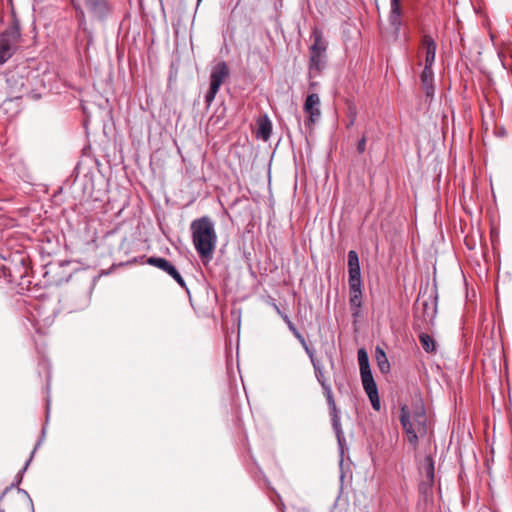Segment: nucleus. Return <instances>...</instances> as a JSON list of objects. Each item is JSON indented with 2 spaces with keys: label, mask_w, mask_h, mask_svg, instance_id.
<instances>
[{
  "label": "nucleus",
  "mask_w": 512,
  "mask_h": 512,
  "mask_svg": "<svg viewBox=\"0 0 512 512\" xmlns=\"http://www.w3.org/2000/svg\"><path fill=\"white\" fill-rule=\"evenodd\" d=\"M422 307V313L424 321L431 322L435 316L436 308L432 303H429L427 301L421 302Z\"/></svg>",
  "instance_id": "obj_21"
},
{
  "label": "nucleus",
  "mask_w": 512,
  "mask_h": 512,
  "mask_svg": "<svg viewBox=\"0 0 512 512\" xmlns=\"http://www.w3.org/2000/svg\"><path fill=\"white\" fill-rule=\"evenodd\" d=\"M72 4L75 10L77 11L78 19H80V26H84L86 17L83 8L79 3H76L74 0H72Z\"/></svg>",
  "instance_id": "obj_27"
},
{
  "label": "nucleus",
  "mask_w": 512,
  "mask_h": 512,
  "mask_svg": "<svg viewBox=\"0 0 512 512\" xmlns=\"http://www.w3.org/2000/svg\"><path fill=\"white\" fill-rule=\"evenodd\" d=\"M366 141H367V139H366V136L364 135L357 143V151L360 154L364 153L366 150Z\"/></svg>",
  "instance_id": "obj_28"
},
{
  "label": "nucleus",
  "mask_w": 512,
  "mask_h": 512,
  "mask_svg": "<svg viewBox=\"0 0 512 512\" xmlns=\"http://www.w3.org/2000/svg\"><path fill=\"white\" fill-rule=\"evenodd\" d=\"M303 110L307 115V118L304 121L305 127L312 130L315 123L321 117L320 98L317 93L307 95L303 105Z\"/></svg>",
  "instance_id": "obj_11"
},
{
  "label": "nucleus",
  "mask_w": 512,
  "mask_h": 512,
  "mask_svg": "<svg viewBox=\"0 0 512 512\" xmlns=\"http://www.w3.org/2000/svg\"><path fill=\"white\" fill-rule=\"evenodd\" d=\"M146 262L152 266L160 268V257H149Z\"/></svg>",
  "instance_id": "obj_31"
},
{
  "label": "nucleus",
  "mask_w": 512,
  "mask_h": 512,
  "mask_svg": "<svg viewBox=\"0 0 512 512\" xmlns=\"http://www.w3.org/2000/svg\"><path fill=\"white\" fill-rule=\"evenodd\" d=\"M436 42L430 35H423L419 51L425 55V66L432 67L436 55Z\"/></svg>",
  "instance_id": "obj_12"
},
{
  "label": "nucleus",
  "mask_w": 512,
  "mask_h": 512,
  "mask_svg": "<svg viewBox=\"0 0 512 512\" xmlns=\"http://www.w3.org/2000/svg\"><path fill=\"white\" fill-rule=\"evenodd\" d=\"M348 284L362 285L360 267L348 269Z\"/></svg>",
  "instance_id": "obj_23"
},
{
  "label": "nucleus",
  "mask_w": 512,
  "mask_h": 512,
  "mask_svg": "<svg viewBox=\"0 0 512 512\" xmlns=\"http://www.w3.org/2000/svg\"><path fill=\"white\" fill-rule=\"evenodd\" d=\"M362 296V285H349V304L354 317L360 314Z\"/></svg>",
  "instance_id": "obj_14"
},
{
  "label": "nucleus",
  "mask_w": 512,
  "mask_h": 512,
  "mask_svg": "<svg viewBox=\"0 0 512 512\" xmlns=\"http://www.w3.org/2000/svg\"><path fill=\"white\" fill-rule=\"evenodd\" d=\"M389 23L393 28L395 37H398L402 26L401 0L390 1Z\"/></svg>",
  "instance_id": "obj_13"
},
{
  "label": "nucleus",
  "mask_w": 512,
  "mask_h": 512,
  "mask_svg": "<svg viewBox=\"0 0 512 512\" xmlns=\"http://www.w3.org/2000/svg\"><path fill=\"white\" fill-rule=\"evenodd\" d=\"M317 86V82L315 81H310V84H309V87L310 88H315Z\"/></svg>",
  "instance_id": "obj_37"
},
{
  "label": "nucleus",
  "mask_w": 512,
  "mask_h": 512,
  "mask_svg": "<svg viewBox=\"0 0 512 512\" xmlns=\"http://www.w3.org/2000/svg\"><path fill=\"white\" fill-rule=\"evenodd\" d=\"M421 86L427 97L434 95V72L432 67L425 66L420 74Z\"/></svg>",
  "instance_id": "obj_15"
},
{
  "label": "nucleus",
  "mask_w": 512,
  "mask_h": 512,
  "mask_svg": "<svg viewBox=\"0 0 512 512\" xmlns=\"http://www.w3.org/2000/svg\"><path fill=\"white\" fill-rule=\"evenodd\" d=\"M274 306V309L275 311L282 317V315H285L281 310L280 308L276 305V304H273Z\"/></svg>",
  "instance_id": "obj_36"
},
{
  "label": "nucleus",
  "mask_w": 512,
  "mask_h": 512,
  "mask_svg": "<svg viewBox=\"0 0 512 512\" xmlns=\"http://www.w3.org/2000/svg\"><path fill=\"white\" fill-rule=\"evenodd\" d=\"M21 38V31L18 21H13L0 34V65L9 60L16 52Z\"/></svg>",
  "instance_id": "obj_7"
},
{
  "label": "nucleus",
  "mask_w": 512,
  "mask_h": 512,
  "mask_svg": "<svg viewBox=\"0 0 512 512\" xmlns=\"http://www.w3.org/2000/svg\"><path fill=\"white\" fill-rule=\"evenodd\" d=\"M283 509H284V504H282V512H284Z\"/></svg>",
  "instance_id": "obj_40"
},
{
  "label": "nucleus",
  "mask_w": 512,
  "mask_h": 512,
  "mask_svg": "<svg viewBox=\"0 0 512 512\" xmlns=\"http://www.w3.org/2000/svg\"><path fill=\"white\" fill-rule=\"evenodd\" d=\"M358 363L360 368V377L364 391L366 392L371 405L374 410L379 411L381 409L380 398L378 394L377 385L374 381L370 365L368 354L365 349L361 348L358 350Z\"/></svg>",
  "instance_id": "obj_6"
},
{
  "label": "nucleus",
  "mask_w": 512,
  "mask_h": 512,
  "mask_svg": "<svg viewBox=\"0 0 512 512\" xmlns=\"http://www.w3.org/2000/svg\"><path fill=\"white\" fill-rule=\"evenodd\" d=\"M425 474L427 479L430 482L434 481V463L430 456H427L425 459Z\"/></svg>",
  "instance_id": "obj_25"
},
{
  "label": "nucleus",
  "mask_w": 512,
  "mask_h": 512,
  "mask_svg": "<svg viewBox=\"0 0 512 512\" xmlns=\"http://www.w3.org/2000/svg\"><path fill=\"white\" fill-rule=\"evenodd\" d=\"M299 342L304 346L305 350L309 353L308 346L306 344L305 338L300 334V338H297Z\"/></svg>",
  "instance_id": "obj_33"
},
{
  "label": "nucleus",
  "mask_w": 512,
  "mask_h": 512,
  "mask_svg": "<svg viewBox=\"0 0 512 512\" xmlns=\"http://www.w3.org/2000/svg\"><path fill=\"white\" fill-rule=\"evenodd\" d=\"M229 76V68L224 61L217 63L210 74V87L205 95V102L209 106L214 101L221 85Z\"/></svg>",
  "instance_id": "obj_8"
},
{
  "label": "nucleus",
  "mask_w": 512,
  "mask_h": 512,
  "mask_svg": "<svg viewBox=\"0 0 512 512\" xmlns=\"http://www.w3.org/2000/svg\"><path fill=\"white\" fill-rule=\"evenodd\" d=\"M418 313H419V306L416 307V311H415V318L418 317Z\"/></svg>",
  "instance_id": "obj_38"
},
{
  "label": "nucleus",
  "mask_w": 512,
  "mask_h": 512,
  "mask_svg": "<svg viewBox=\"0 0 512 512\" xmlns=\"http://www.w3.org/2000/svg\"><path fill=\"white\" fill-rule=\"evenodd\" d=\"M413 329L415 331H418L421 329V325L418 323V321L415 319L414 323H413Z\"/></svg>",
  "instance_id": "obj_34"
},
{
  "label": "nucleus",
  "mask_w": 512,
  "mask_h": 512,
  "mask_svg": "<svg viewBox=\"0 0 512 512\" xmlns=\"http://www.w3.org/2000/svg\"><path fill=\"white\" fill-rule=\"evenodd\" d=\"M375 358H376L377 366H378L379 370L381 371V373H383V374L388 373L390 371V363L388 361L385 351L382 348L376 347Z\"/></svg>",
  "instance_id": "obj_18"
},
{
  "label": "nucleus",
  "mask_w": 512,
  "mask_h": 512,
  "mask_svg": "<svg viewBox=\"0 0 512 512\" xmlns=\"http://www.w3.org/2000/svg\"><path fill=\"white\" fill-rule=\"evenodd\" d=\"M358 267H360L358 254L356 251L351 250L348 252V269Z\"/></svg>",
  "instance_id": "obj_26"
},
{
  "label": "nucleus",
  "mask_w": 512,
  "mask_h": 512,
  "mask_svg": "<svg viewBox=\"0 0 512 512\" xmlns=\"http://www.w3.org/2000/svg\"><path fill=\"white\" fill-rule=\"evenodd\" d=\"M314 367H315L316 378H317L318 382L320 383V385L322 386V383H327L325 380L324 374L319 367H316L315 365H314Z\"/></svg>",
  "instance_id": "obj_29"
},
{
  "label": "nucleus",
  "mask_w": 512,
  "mask_h": 512,
  "mask_svg": "<svg viewBox=\"0 0 512 512\" xmlns=\"http://www.w3.org/2000/svg\"><path fill=\"white\" fill-rule=\"evenodd\" d=\"M330 415H331L332 427L336 433L338 440L340 441V438L343 436V431H342L341 421H340V413H339V411H335V412H330Z\"/></svg>",
  "instance_id": "obj_22"
},
{
  "label": "nucleus",
  "mask_w": 512,
  "mask_h": 512,
  "mask_svg": "<svg viewBox=\"0 0 512 512\" xmlns=\"http://www.w3.org/2000/svg\"><path fill=\"white\" fill-rule=\"evenodd\" d=\"M29 258L22 253H16L6 263L0 266V278L7 283L16 284L22 289L30 285L29 280Z\"/></svg>",
  "instance_id": "obj_4"
},
{
  "label": "nucleus",
  "mask_w": 512,
  "mask_h": 512,
  "mask_svg": "<svg viewBox=\"0 0 512 512\" xmlns=\"http://www.w3.org/2000/svg\"><path fill=\"white\" fill-rule=\"evenodd\" d=\"M190 233L199 259L207 266L213 259L218 240L214 221L209 216L196 218L190 223Z\"/></svg>",
  "instance_id": "obj_1"
},
{
  "label": "nucleus",
  "mask_w": 512,
  "mask_h": 512,
  "mask_svg": "<svg viewBox=\"0 0 512 512\" xmlns=\"http://www.w3.org/2000/svg\"><path fill=\"white\" fill-rule=\"evenodd\" d=\"M347 116L349 122L347 123L346 127L351 128L355 124L357 119V108L353 103L348 104Z\"/></svg>",
  "instance_id": "obj_24"
},
{
  "label": "nucleus",
  "mask_w": 512,
  "mask_h": 512,
  "mask_svg": "<svg viewBox=\"0 0 512 512\" xmlns=\"http://www.w3.org/2000/svg\"><path fill=\"white\" fill-rule=\"evenodd\" d=\"M162 271L170 275L182 288H186L185 281L179 271L165 259H162Z\"/></svg>",
  "instance_id": "obj_17"
},
{
  "label": "nucleus",
  "mask_w": 512,
  "mask_h": 512,
  "mask_svg": "<svg viewBox=\"0 0 512 512\" xmlns=\"http://www.w3.org/2000/svg\"><path fill=\"white\" fill-rule=\"evenodd\" d=\"M312 44L309 47L308 78L318 77L327 64L328 43L321 29L314 27L311 32Z\"/></svg>",
  "instance_id": "obj_5"
},
{
  "label": "nucleus",
  "mask_w": 512,
  "mask_h": 512,
  "mask_svg": "<svg viewBox=\"0 0 512 512\" xmlns=\"http://www.w3.org/2000/svg\"><path fill=\"white\" fill-rule=\"evenodd\" d=\"M39 444H40V443H37V445L35 446L34 450H33V451H32V453H31L30 458L28 459V461L26 462V464H25V466L22 468V470L19 472L20 478H19L18 483L21 481V479H22V474L26 471V469H27L28 465L30 464V462H31V460H32V458H33L34 452H35V450L37 449V447H38V445H39Z\"/></svg>",
  "instance_id": "obj_30"
},
{
  "label": "nucleus",
  "mask_w": 512,
  "mask_h": 512,
  "mask_svg": "<svg viewBox=\"0 0 512 512\" xmlns=\"http://www.w3.org/2000/svg\"><path fill=\"white\" fill-rule=\"evenodd\" d=\"M293 335L296 337V338H300V332L297 330V328H293L292 330H290Z\"/></svg>",
  "instance_id": "obj_35"
},
{
  "label": "nucleus",
  "mask_w": 512,
  "mask_h": 512,
  "mask_svg": "<svg viewBox=\"0 0 512 512\" xmlns=\"http://www.w3.org/2000/svg\"><path fill=\"white\" fill-rule=\"evenodd\" d=\"M83 5L90 17L99 21L111 18L114 12L111 0H83Z\"/></svg>",
  "instance_id": "obj_9"
},
{
  "label": "nucleus",
  "mask_w": 512,
  "mask_h": 512,
  "mask_svg": "<svg viewBox=\"0 0 512 512\" xmlns=\"http://www.w3.org/2000/svg\"><path fill=\"white\" fill-rule=\"evenodd\" d=\"M418 337H419L420 344L425 352H427V353H435L436 352L437 344L432 336H430L427 333L420 332Z\"/></svg>",
  "instance_id": "obj_19"
},
{
  "label": "nucleus",
  "mask_w": 512,
  "mask_h": 512,
  "mask_svg": "<svg viewBox=\"0 0 512 512\" xmlns=\"http://www.w3.org/2000/svg\"><path fill=\"white\" fill-rule=\"evenodd\" d=\"M282 319L287 324L289 330H292L293 328H295V325L293 324V322L289 319V317L287 315H282Z\"/></svg>",
  "instance_id": "obj_32"
},
{
  "label": "nucleus",
  "mask_w": 512,
  "mask_h": 512,
  "mask_svg": "<svg viewBox=\"0 0 512 512\" xmlns=\"http://www.w3.org/2000/svg\"><path fill=\"white\" fill-rule=\"evenodd\" d=\"M272 133V123L267 116H264L257 121V137L263 141H267Z\"/></svg>",
  "instance_id": "obj_16"
},
{
  "label": "nucleus",
  "mask_w": 512,
  "mask_h": 512,
  "mask_svg": "<svg viewBox=\"0 0 512 512\" xmlns=\"http://www.w3.org/2000/svg\"><path fill=\"white\" fill-rule=\"evenodd\" d=\"M283 509H284V504H282V512H284Z\"/></svg>",
  "instance_id": "obj_39"
},
{
  "label": "nucleus",
  "mask_w": 512,
  "mask_h": 512,
  "mask_svg": "<svg viewBox=\"0 0 512 512\" xmlns=\"http://www.w3.org/2000/svg\"><path fill=\"white\" fill-rule=\"evenodd\" d=\"M68 264L63 265L61 263H52L46 265L45 272L43 274L45 278V283L47 285H60L63 282H70V278H73V275L67 273L64 268L67 267Z\"/></svg>",
  "instance_id": "obj_10"
},
{
  "label": "nucleus",
  "mask_w": 512,
  "mask_h": 512,
  "mask_svg": "<svg viewBox=\"0 0 512 512\" xmlns=\"http://www.w3.org/2000/svg\"><path fill=\"white\" fill-rule=\"evenodd\" d=\"M96 277L86 272H78L70 278L64 293V302L70 311L85 309L91 299Z\"/></svg>",
  "instance_id": "obj_2"
},
{
  "label": "nucleus",
  "mask_w": 512,
  "mask_h": 512,
  "mask_svg": "<svg viewBox=\"0 0 512 512\" xmlns=\"http://www.w3.org/2000/svg\"><path fill=\"white\" fill-rule=\"evenodd\" d=\"M322 389L324 391V395L329 406L330 412L338 411L336 402L333 397L331 386L328 383H322Z\"/></svg>",
  "instance_id": "obj_20"
},
{
  "label": "nucleus",
  "mask_w": 512,
  "mask_h": 512,
  "mask_svg": "<svg viewBox=\"0 0 512 512\" xmlns=\"http://www.w3.org/2000/svg\"><path fill=\"white\" fill-rule=\"evenodd\" d=\"M399 420L408 442L416 448L419 437L427 434V414L424 407L422 405H415L412 408L402 406Z\"/></svg>",
  "instance_id": "obj_3"
}]
</instances>
